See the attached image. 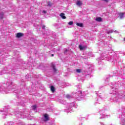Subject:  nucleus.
I'll return each instance as SVG.
<instances>
[{
    "mask_svg": "<svg viewBox=\"0 0 125 125\" xmlns=\"http://www.w3.org/2000/svg\"><path fill=\"white\" fill-rule=\"evenodd\" d=\"M42 29H45V25H43L42 26Z\"/></svg>",
    "mask_w": 125,
    "mask_h": 125,
    "instance_id": "nucleus-18",
    "label": "nucleus"
},
{
    "mask_svg": "<svg viewBox=\"0 0 125 125\" xmlns=\"http://www.w3.org/2000/svg\"><path fill=\"white\" fill-rule=\"evenodd\" d=\"M32 108L33 110H36V109H37V105H33Z\"/></svg>",
    "mask_w": 125,
    "mask_h": 125,
    "instance_id": "nucleus-16",
    "label": "nucleus"
},
{
    "mask_svg": "<svg viewBox=\"0 0 125 125\" xmlns=\"http://www.w3.org/2000/svg\"><path fill=\"white\" fill-rule=\"evenodd\" d=\"M66 98L68 99H69V98H72V95L69 94L66 95Z\"/></svg>",
    "mask_w": 125,
    "mask_h": 125,
    "instance_id": "nucleus-11",
    "label": "nucleus"
},
{
    "mask_svg": "<svg viewBox=\"0 0 125 125\" xmlns=\"http://www.w3.org/2000/svg\"><path fill=\"white\" fill-rule=\"evenodd\" d=\"M96 21L98 22H101L102 21V18L101 17H98L96 19Z\"/></svg>",
    "mask_w": 125,
    "mask_h": 125,
    "instance_id": "nucleus-8",
    "label": "nucleus"
},
{
    "mask_svg": "<svg viewBox=\"0 0 125 125\" xmlns=\"http://www.w3.org/2000/svg\"><path fill=\"white\" fill-rule=\"evenodd\" d=\"M60 16L61 17H62V19H66V16H65V14H64L63 13H61L60 14Z\"/></svg>",
    "mask_w": 125,
    "mask_h": 125,
    "instance_id": "nucleus-4",
    "label": "nucleus"
},
{
    "mask_svg": "<svg viewBox=\"0 0 125 125\" xmlns=\"http://www.w3.org/2000/svg\"><path fill=\"white\" fill-rule=\"evenodd\" d=\"M43 13H46V11H43Z\"/></svg>",
    "mask_w": 125,
    "mask_h": 125,
    "instance_id": "nucleus-20",
    "label": "nucleus"
},
{
    "mask_svg": "<svg viewBox=\"0 0 125 125\" xmlns=\"http://www.w3.org/2000/svg\"><path fill=\"white\" fill-rule=\"evenodd\" d=\"M119 15L120 19H123V18L125 16V13H119Z\"/></svg>",
    "mask_w": 125,
    "mask_h": 125,
    "instance_id": "nucleus-6",
    "label": "nucleus"
},
{
    "mask_svg": "<svg viewBox=\"0 0 125 125\" xmlns=\"http://www.w3.org/2000/svg\"><path fill=\"white\" fill-rule=\"evenodd\" d=\"M23 34L22 33H18L16 35L17 38H21V37H23Z\"/></svg>",
    "mask_w": 125,
    "mask_h": 125,
    "instance_id": "nucleus-3",
    "label": "nucleus"
},
{
    "mask_svg": "<svg viewBox=\"0 0 125 125\" xmlns=\"http://www.w3.org/2000/svg\"><path fill=\"white\" fill-rule=\"evenodd\" d=\"M76 72L77 73H82V69H76Z\"/></svg>",
    "mask_w": 125,
    "mask_h": 125,
    "instance_id": "nucleus-13",
    "label": "nucleus"
},
{
    "mask_svg": "<svg viewBox=\"0 0 125 125\" xmlns=\"http://www.w3.org/2000/svg\"><path fill=\"white\" fill-rule=\"evenodd\" d=\"M124 41H125V38H124Z\"/></svg>",
    "mask_w": 125,
    "mask_h": 125,
    "instance_id": "nucleus-23",
    "label": "nucleus"
},
{
    "mask_svg": "<svg viewBox=\"0 0 125 125\" xmlns=\"http://www.w3.org/2000/svg\"><path fill=\"white\" fill-rule=\"evenodd\" d=\"M65 51H66V52H67L68 51V50L66 49V50H65Z\"/></svg>",
    "mask_w": 125,
    "mask_h": 125,
    "instance_id": "nucleus-22",
    "label": "nucleus"
},
{
    "mask_svg": "<svg viewBox=\"0 0 125 125\" xmlns=\"http://www.w3.org/2000/svg\"><path fill=\"white\" fill-rule=\"evenodd\" d=\"M44 119V122H47V121H49V117H48V114L47 113H45L43 115Z\"/></svg>",
    "mask_w": 125,
    "mask_h": 125,
    "instance_id": "nucleus-2",
    "label": "nucleus"
},
{
    "mask_svg": "<svg viewBox=\"0 0 125 125\" xmlns=\"http://www.w3.org/2000/svg\"><path fill=\"white\" fill-rule=\"evenodd\" d=\"M74 24V21H69L68 22V25H73Z\"/></svg>",
    "mask_w": 125,
    "mask_h": 125,
    "instance_id": "nucleus-17",
    "label": "nucleus"
},
{
    "mask_svg": "<svg viewBox=\"0 0 125 125\" xmlns=\"http://www.w3.org/2000/svg\"><path fill=\"white\" fill-rule=\"evenodd\" d=\"M77 26H78V27H80L81 28H83V24L82 23H76Z\"/></svg>",
    "mask_w": 125,
    "mask_h": 125,
    "instance_id": "nucleus-7",
    "label": "nucleus"
},
{
    "mask_svg": "<svg viewBox=\"0 0 125 125\" xmlns=\"http://www.w3.org/2000/svg\"><path fill=\"white\" fill-rule=\"evenodd\" d=\"M79 47L80 49V50H84L85 48H86V46H83L81 45H79Z\"/></svg>",
    "mask_w": 125,
    "mask_h": 125,
    "instance_id": "nucleus-5",
    "label": "nucleus"
},
{
    "mask_svg": "<svg viewBox=\"0 0 125 125\" xmlns=\"http://www.w3.org/2000/svg\"><path fill=\"white\" fill-rule=\"evenodd\" d=\"M51 56H52V57L54 56V54H52L51 55Z\"/></svg>",
    "mask_w": 125,
    "mask_h": 125,
    "instance_id": "nucleus-21",
    "label": "nucleus"
},
{
    "mask_svg": "<svg viewBox=\"0 0 125 125\" xmlns=\"http://www.w3.org/2000/svg\"><path fill=\"white\" fill-rule=\"evenodd\" d=\"M112 33H114V31L113 30H109L107 32V34H112Z\"/></svg>",
    "mask_w": 125,
    "mask_h": 125,
    "instance_id": "nucleus-14",
    "label": "nucleus"
},
{
    "mask_svg": "<svg viewBox=\"0 0 125 125\" xmlns=\"http://www.w3.org/2000/svg\"><path fill=\"white\" fill-rule=\"evenodd\" d=\"M48 6H52V3L50 1L47 2Z\"/></svg>",
    "mask_w": 125,
    "mask_h": 125,
    "instance_id": "nucleus-12",
    "label": "nucleus"
},
{
    "mask_svg": "<svg viewBox=\"0 0 125 125\" xmlns=\"http://www.w3.org/2000/svg\"><path fill=\"white\" fill-rule=\"evenodd\" d=\"M104 1H106V2H108L109 1V0H103Z\"/></svg>",
    "mask_w": 125,
    "mask_h": 125,
    "instance_id": "nucleus-19",
    "label": "nucleus"
},
{
    "mask_svg": "<svg viewBox=\"0 0 125 125\" xmlns=\"http://www.w3.org/2000/svg\"><path fill=\"white\" fill-rule=\"evenodd\" d=\"M3 15H4L3 13L1 12V17H0L1 19H3Z\"/></svg>",
    "mask_w": 125,
    "mask_h": 125,
    "instance_id": "nucleus-15",
    "label": "nucleus"
},
{
    "mask_svg": "<svg viewBox=\"0 0 125 125\" xmlns=\"http://www.w3.org/2000/svg\"><path fill=\"white\" fill-rule=\"evenodd\" d=\"M83 3H82V2L81 1H77V3H76V4L77 5H82Z\"/></svg>",
    "mask_w": 125,
    "mask_h": 125,
    "instance_id": "nucleus-10",
    "label": "nucleus"
},
{
    "mask_svg": "<svg viewBox=\"0 0 125 125\" xmlns=\"http://www.w3.org/2000/svg\"><path fill=\"white\" fill-rule=\"evenodd\" d=\"M50 88L52 92H54V91H55V88H54V86H51Z\"/></svg>",
    "mask_w": 125,
    "mask_h": 125,
    "instance_id": "nucleus-9",
    "label": "nucleus"
},
{
    "mask_svg": "<svg viewBox=\"0 0 125 125\" xmlns=\"http://www.w3.org/2000/svg\"><path fill=\"white\" fill-rule=\"evenodd\" d=\"M56 65L53 63H51V67L53 68L55 73H58V70L56 69Z\"/></svg>",
    "mask_w": 125,
    "mask_h": 125,
    "instance_id": "nucleus-1",
    "label": "nucleus"
}]
</instances>
